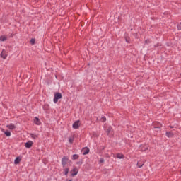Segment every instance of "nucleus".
Listing matches in <instances>:
<instances>
[{
    "label": "nucleus",
    "mask_w": 181,
    "mask_h": 181,
    "mask_svg": "<svg viewBox=\"0 0 181 181\" xmlns=\"http://www.w3.org/2000/svg\"><path fill=\"white\" fill-rule=\"evenodd\" d=\"M62 97H63V95H62L60 92H56L54 95V103H55L56 104V103H57L59 100H62Z\"/></svg>",
    "instance_id": "nucleus-1"
},
{
    "label": "nucleus",
    "mask_w": 181,
    "mask_h": 181,
    "mask_svg": "<svg viewBox=\"0 0 181 181\" xmlns=\"http://www.w3.org/2000/svg\"><path fill=\"white\" fill-rule=\"evenodd\" d=\"M68 162H69V156H64L62 158V161H61L62 168H66V165H67Z\"/></svg>",
    "instance_id": "nucleus-2"
},
{
    "label": "nucleus",
    "mask_w": 181,
    "mask_h": 181,
    "mask_svg": "<svg viewBox=\"0 0 181 181\" xmlns=\"http://www.w3.org/2000/svg\"><path fill=\"white\" fill-rule=\"evenodd\" d=\"M153 127L154 129H159L160 131V128H162V124L159 122H156L153 123Z\"/></svg>",
    "instance_id": "nucleus-3"
},
{
    "label": "nucleus",
    "mask_w": 181,
    "mask_h": 181,
    "mask_svg": "<svg viewBox=\"0 0 181 181\" xmlns=\"http://www.w3.org/2000/svg\"><path fill=\"white\" fill-rule=\"evenodd\" d=\"M71 176H72V177L77 176V174L78 173V168H77V167H74V168L71 170Z\"/></svg>",
    "instance_id": "nucleus-4"
},
{
    "label": "nucleus",
    "mask_w": 181,
    "mask_h": 181,
    "mask_svg": "<svg viewBox=\"0 0 181 181\" xmlns=\"http://www.w3.org/2000/svg\"><path fill=\"white\" fill-rule=\"evenodd\" d=\"M139 149L141 152H146V151H148V145L141 144L139 146Z\"/></svg>",
    "instance_id": "nucleus-5"
},
{
    "label": "nucleus",
    "mask_w": 181,
    "mask_h": 181,
    "mask_svg": "<svg viewBox=\"0 0 181 181\" xmlns=\"http://www.w3.org/2000/svg\"><path fill=\"white\" fill-rule=\"evenodd\" d=\"M74 129H78L80 128V120L76 121L72 125Z\"/></svg>",
    "instance_id": "nucleus-6"
},
{
    "label": "nucleus",
    "mask_w": 181,
    "mask_h": 181,
    "mask_svg": "<svg viewBox=\"0 0 181 181\" xmlns=\"http://www.w3.org/2000/svg\"><path fill=\"white\" fill-rule=\"evenodd\" d=\"M33 146V141H28L25 144V148H27V149H30V148Z\"/></svg>",
    "instance_id": "nucleus-7"
},
{
    "label": "nucleus",
    "mask_w": 181,
    "mask_h": 181,
    "mask_svg": "<svg viewBox=\"0 0 181 181\" xmlns=\"http://www.w3.org/2000/svg\"><path fill=\"white\" fill-rule=\"evenodd\" d=\"M1 57H2V59H6V57H8V54H6V50L3 49L2 52L0 54Z\"/></svg>",
    "instance_id": "nucleus-8"
},
{
    "label": "nucleus",
    "mask_w": 181,
    "mask_h": 181,
    "mask_svg": "<svg viewBox=\"0 0 181 181\" xmlns=\"http://www.w3.org/2000/svg\"><path fill=\"white\" fill-rule=\"evenodd\" d=\"M83 155H88L90 153V148L88 147H85L82 149Z\"/></svg>",
    "instance_id": "nucleus-9"
},
{
    "label": "nucleus",
    "mask_w": 181,
    "mask_h": 181,
    "mask_svg": "<svg viewBox=\"0 0 181 181\" xmlns=\"http://www.w3.org/2000/svg\"><path fill=\"white\" fill-rule=\"evenodd\" d=\"M34 124H35V125H40L42 122H40V119H39V117H35L34 118Z\"/></svg>",
    "instance_id": "nucleus-10"
},
{
    "label": "nucleus",
    "mask_w": 181,
    "mask_h": 181,
    "mask_svg": "<svg viewBox=\"0 0 181 181\" xmlns=\"http://www.w3.org/2000/svg\"><path fill=\"white\" fill-rule=\"evenodd\" d=\"M165 136L167 138H173V136H175V134L172 132H166Z\"/></svg>",
    "instance_id": "nucleus-11"
},
{
    "label": "nucleus",
    "mask_w": 181,
    "mask_h": 181,
    "mask_svg": "<svg viewBox=\"0 0 181 181\" xmlns=\"http://www.w3.org/2000/svg\"><path fill=\"white\" fill-rule=\"evenodd\" d=\"M21 160H22V158H21V157H16L14 160V165H19V163H21Z\"/></svg>",
    "instance_id": "nucleus-12"
},
{
    "label": "nucleus",
    "mask_w": 181,
    "mask_h": 181,
    "mask_svg": "<svg viewBox=\"0 0 181 181\" xmlns=\"http://www.w3.org/2000/svg\"><path fill=\"white\" fill-rule=\"evenodd\" d=\"M117 159H124V158H125V156L124 154H121V153H118L117 154Z\"/></svg>",
    "instance_id": "nucleus-13"
},
{
    "label": "nucleus",
    "mask_w": 181,
    "mask_h": 181,
    "mask_svg": "<svg viewBox=\"0 0 181 181\" xmlns=\"http://www.w3.org/2000/svg\"><path fill=\"white\" fill-rule=\"evenodd\" d=\"M30 135L31 138H33V139H37V138H39V136L36 134L31 133L30 134Z\"/></svg>",
    "instance_id": "nucleus-14"
},
{
    "label": "nucleus",
    "mask_w": 181,
    "mask_h": 181,
    "mask_svg": "<svg viewBox=\"0 0 181 181\" xmlns=\"http://www.w3.org/2000/svg\"><path fill=\"white\" fill-rule=\"evenodd\" d=\"M70 170V168H64V175L67 176L69 175V171Z\"/></svg>",
    "instance_id": "nucleus-15"
},
{
    "label": "nucleus",
    "mask_w": 181,
    "mask_h": 181,
    "mask_svg": "<svg viewBox=\"0 0 181 181\" xmlns=\"http://www.w3.org/2000/svg\"><path fill=\"white\" fill-rule=\"evenodd\" d=\"M78 158H80V156H78V154H74L71 159L72 160H76V159H78Z\"/></svg>",
    "instance_id": "nucleus-16"
},
{
    "label": "nucleus",
    "mask_w": 181,
    "mask_h": 181,
    "mask_svg": "<svg viewBox=\"0 0 181 181\" xmlns=\"http://www.w3.org/2000/svg\"><path fill=\"white\" fill-rule=\"evenodd\" d=\"M7 127L9 129H15L16 128V127L15 126V124H11L10 125H8Z\"/></svg>",
    "instance_id": "nucleus-17"
},
{
    "label": "nucleus",
    "mask_w": 181,
    "mask_h": 181,
    "mask_svg": "<svg viewBox=\"0 0 181 181\" xmlns=\"http://www.w3.org/2000/svg\"><path fill=\"white\" fill-rule=\"evenodd\" d=\"M112 130V127H107L106 129L107 135H110V133L111 132Z\"/></svg>",
    "instance_id": "nucleus-18"
},
{
    "label": "nucleus",
    "mask_w": 181,
    "mask_h": 181,
    "mask_svg": "<svg viewBox=\"0 0 181 181\" xmlns=\"http://www.w3.org/2000/svg\"><path fill=\"white\" fill-rule=\"evenodd\" d=\"M4 135L6 136H11V132L9 130H6L4 132Z\"/></svg>",
    "instance_id": "nucleus-19"
},
{
    "label": "nucleus",
    "mask_w": 181,
    "mask_h": 181,
    "mask_svg": "<svg viewBox=\"0 0 181 181\" xmlns=\"http://www.w3.org/2000/svg\"><path fill=\"white\" fill-rule=\"evenodd\" d=\"M124 39L127 43H131V38H129V37L125 36Z\"/></svg>",
    "instance_id": "nucleus-20"
},
{
    "label": "nucleus",
    "mask_w": 181,
    "mask_h": 181,
    "mask_svg": "<svg viewBox=\"0 0 181 181\" xmlns=\"http://www.w3.org/2000/svg\"><path fill=\"white\" fill-rule=\"evenodd\" d=\"M36 42V40L35 38H32L30 40V45H35Z\"/></svg>",
    "instance_id": "nucleus-21"
},
{
    "label": "nucleus",
    "mask_w": 181,
    "mask_h": 181,
    "mask_svg": "<svg viewBox=\"0 0 181 181\" xmlns=\"http://www.w3.org/2000/svg\"><path fill=\"white\" fill-rule=\"evenodd\" d=\"M0 40H1V42H5V40H6V37L1 36L0 37Z\"/></svg>",
    "instance_id": "nucleus-22"
},
{
    "label": "nucleus",
    "mask_w": 181,
    "mask_h": 181,
    "mask_svg": "<svg viewBox=\"0 0 181 181\" xmlns=\"http://www.w3.org/2000/svg\"><path fill=\"white\" fill-rule=\"evenodd\" d=\"M69 144H73V142H74V138L70 137L69 139Z\"/></svg>",
    "instance_id": "nucleus-23"
},
{
    "label": "nucleus",
    "mask_w": 181,
    "mask_h": 181,
    "mask_svg": "<svg viewBox=\"0 0 181 181\" xmlns=\"http://www.w3.org/2000/svg\"><path fill=\"white\" fill-rule=\"evenodd\" d=\"M137 166L138 168H142V166H144V163L139 161L137 162Z\"/></svg>",
    "instance_id": "nucleus-24"
},
{
    "label": "nucleus",
    "mask_w": 181,
    "mask_h": 181,
    "mask_svg": "<svg viewBox=\"0 0 181 181\" xmlns=\"http://www.w3.org/2000/svg\"><path fill=\"white\" fill-rule=\"evenodd\" d=\"M177 30H181V22L177 24Z\"/></svg>",
    "instance_id": "nucleus-25"
},
{
    "label": "nucleus",
    "mask_w": 181,
    "mask_h": 181,
    "mask_svg": "<svg viewBox=\"0 0 181 181\" xmlns=\"http://www.w3.org/2000/svg\"><path fill=\"white\" fill-rule=\"evenodd\" d=\"M100 121L101 122H105V121H107V118H105V117H102Z\"/></svg>",
    "instance_id": "nucleus-26"
},
{
    "label": "nucleus",
    "mask_w": 181,
    "mask_h": 181,
    "mask_svg": "<svg viewBox=\"0 0 181 181\" xmlns=\"http://www.w3.org/2000/svg\"><path fill=\"white\" fill-rule=\"evenodd\" d=\"M144 43H146V45H149V43H151V40L147 39L144 41Z\"/></svg>",
    "instance_id": "nucleus-27"
},
{
    "label": "nucleus",
    "mask_w": 181,
    "mask_h": 181,
    "mask_svg": "<svg viewBox=\"0 0 181 181\" xmlns=\"http://www.w3.org/2000/svg\"><path fill=\"white\" fill-rule=\"evenodd\" d=\"M76 165H83V160L76 162Z\"/></svg>",
    "instance_id": "nucleus-28"
},
{
    "label": "nucleus",
    "mask_w": 181,
    "mask_h": 181,
    "mask_svg": "<svg viewBox=\"0 0 181 181\" xmlns=\"http://www.w3.org/2000/svg\"><path fill=\"white\" fill-rule=\"evenodd\" d=\"M159 46H162V44L158 42L154 45V47H159Z\"/></svg>",
    "instance_id": "nucleus-29"
},
{
    "label": "nucleus",
    "mask_w": 181,
    "mask_h": 181,
    "mask_svg": "<svg viewBox=\"0 0 181 181\" xmlns=\"http://www.w3.org/2000/svg\"><path fill=\"white\" fill-rule=\"evenodd\" d=\"M133 36L136 39V37H138V33H134Z\"/></svg>",
    "instance_id": "nucleus-30"
},
{
    "label": "nucleus",
    "mask_w": 181,
    "mask_h": 181,
    "mask_svg": "<svg viewBox=\"0 0 181 181\" xmlns=\"http://www.w3.org/2000/svg\"><path fill=\"white\" fill-rule=\"evenodd\" d=\"M104 158H100V160H99V163H104Z\"/></svg>",
    "instance_id": "nucleus-31"
},
{
    "label": "nucleus",
    "mask_w": 181,
    "mask_h": 181,
    "mask_svg": "<svg viewBox=\"0 0 181 181\" xmlns=\"http://www.w3.org/2000/svg\"><path fill=\"white\" fill-rule=\"evenodd\" d=\"M68 163H69V165H71V163H73V162L71 161V160L69 159Z\"/></svg>",
    "instance_id": "nucleus-32"
},
{
    "label": "nucleus",
    "mask_w": 181,
    "mask_h": 181,
    "mask_svg": "<svg viewBox=\"0 0 181 181\" xmlns=\"http://www.w3.org/2000/svg\"><path fill=\"white\" fill-rule=\"evenodd\" d=\"M100 120L98 119V117L96 118V122H98Z\"/></svg>",
    "instance_id": "nucleus-33"
},
{
    "label": "nucleus",
    "mask_w": 181,
    "mask_h": 181,
    "mask_svg": "<svg viewBox=\"0 0 181 181\" xmlns=\"http://www.w3.org/2000/svg\"><path fill=\"white\" fill-rule=\"evenodd\" d=\"M170 128L173 129L174 127L173 126H170Z\"/></svg>",
    "instance_id": "nucleus-34"
},
{
    "label": "nucleus",
    "mask_w": 181,
    "mask_h": 181,
    "mask_svg": "<svg viewBox=\"0 0 181 181\" xmlns=\"http://www.w3.org/2000/svg\"><path fill=\"white\" fill-rule=\"evenodd\" d=\"M104 149H105V148L103 147V148H102V151H104Z\"/></svg>",
    "instance_id": "nucleus-35"
},
{
    "label": "nucleus",
    "mask_w": 181,
    "mask_h": 181,
    "mask_svg": "<svg viewBox=\"0 0 181 181\" xmlns=\"http://www.w3.org/2000/svg\"><path fill=\"white\" fill-rule=\"evenodd\" d=\"M11 37H13V35H11Z\"/></svg>",
    "instance_id": "nucleus-36"
},
{
    "label": "nucleus",
    "mask_w": 181,
    "mask_h": 181,
    "mask_svg": "<svg viewBox=\"0 0 181 181\" xmlns=\"http://www.w3.org/2000/svg\"><path fill=\"white\" fill-rule=\"evenodd\" d=\"M131 30H133V29H132V28H131Z\"/></svg>",
    "instance_id": "nucleus-37"
}]
</instances>
